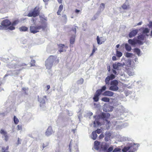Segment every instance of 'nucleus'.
<instances>
[{"label": "nucleus", "mask_w": 152, "mask_h": 152, "mask_svg": "<svg viewBox=\"0 0 152 152\" xmlns=\"http://www.w3.org/2000/svg\"><path fill=\"white\" fill-rule=\"evenodd\" d=\"M121 66H123L122 63L116 62L113 64V67L114 69L119 70Z\"/></svg>", "instance_id": "nucleus-12"}, {"label": "nucleus", "mask_w": 152, "mask_h": 152, "mask_svg": "<svg viewBox=\"0 0 152 152\" xmlns=\"http://www.w3.org/2000/svg\"><path fill=\"white\" fill-rule=\"evenodd\" d=\"M97 137V134L96 132L93 131L92 132L91 136V138L93 140H95Z\"/></svg>", "instance_id": "nucleus-28"}, {"label": "nucleus", "mask_w": 152, "mask_h": 152, "mask_svg": "<svg viewBox=\"0 0 152 152\" xmlns=\"http://www.w3.org/2000/svg\"><path fill=\"white\" fill-rule=\"evenodd\" d=\"M121 149L120 148H115L113 151V152H116L119 151H121Z\"/></svg>", "instance_id": "nucleus-49"}, {"label": "nucleus", "mask_w": 152, "mask_h": 152, "mask_svg": "<svg viewBox=\"0 0 152 152\" xmlns=\"http://www.w3.org/2000/svg\"><path fill=\"white\" fill-rule=\"evenodd\" d=\"M13 121H14V123L15 124H18L19 122L18 119L15 116H14V117Z\"/></svg>", "instance_id": "nucleus-38"}, {"label": "nucleus", "mask_w": 152, "mask_h": 152, "mask_svg": "<svg viewBox=\"0 0 152 152\" xmlns=\"http://www.w3.org/2000/svg\"><path fill=\"white\" fill-rule=\"evenodd\" d=\"M63 6L62 4H61L60 5L58 8V10L61 11L63 9Z\"/></svg>", "instance_id": "nucleus-51"}, {"label": "nucleus", "mask_w": 152, "mask_h": 152, "mask_svg": "<svg viewBox=\"0 0 152 152\" xmlns=\"http://www.w3.org/2000/svg\"><path fill=\"white\" fill-rule=\"evenodd\" d=\"M19 29L21 31H27L28 28L25 26H22L19 28Z\"/></svg>", "instance_id": "nucleus-33"}, {"label": "nucleus", "mask_w": 152, "mask_h": 152, "mask_svg": "<svg viewBox=\"0 0 152 152\" xmlns=\"http://www.w3.org/2000/svg\"><path fill=\"white\" fill-rule=\"evenodd\" d=\"M118 82L117 80H114L110 82L109 90L114 91H117L119 89L118 86Z\"/></svg>", "instance_id": "nucleus-6"}, {"label": "nucleus", "mask_w": 152, "mask_h": 152, "mask_svg": "<svg viewBox=\"0 0 152 152\" xmlns=\"http://www.w3.org/2000/svg\"><path fill=\"white\" fill-rule=\"evenodd\" d=\"M110 80H111L109 78V77L107 76L105 79V82L106 84L108 86H109L110 83Z\"/></svg>", "instance_id": "nucleus-35"}, {"label": "nucleus", "mask_w": 152, "mask_h": 152, "mask_svg": "<svg viewBox=\"0 0 152 152\" xmlns=\"http://www.w3.org/2000/svg\"><path fill=\"white\" fill-rule=\"evenodd\" d=\"M84 81V80L83 78H81L79 80L77 81V83L79 84H82Z\"/></svg>", "instance_id": "nucleus-47"}, {"label": "nucleus", "mask_w": 152, "mask_h": 152, "mask_svg": "<svg viewBox=\"0 0 152 152\" xmlns=\"http://www.w3.org/2000/svg\"><path fill=\"white\" fill-rule=\"evenodd\" d=\"M116 109L117 113H120L121 115V113L123 114L124 113H127L128 112L127 110L125 109L122 105L118 106Z\"/></svg>", "instance_id": "nucleus-11"}, {"label": "nucleus", "mask_w": 152, "mask_h": 152, "mask_svg": "<svg viewBox=\"0 0 152 152\" xmlns=\"http://www.w3.org/2000/svg\"><path fill=\"white\" fill-rule=\"evenodd\" d=\"M104 137V135L103 134H101L99 136V138L101 139L103 138Z\"/></svg>", "instance_id": "nucleus-58"}, {"label": "nucleus", "mask_w": 152, "mask_h": 152, "mask_svg": "<svg viewBox=\"0 0 152 152\" xmlns=\"http://www.w3.org/2000/svg\"><path fill=\"white\" fill-rule=\"evenodd\" d=\"M21 140L19 138H18L17 143V145H18L21 143L20 142V141H21Z\"/></svg>", "instance_id": "nucleus-55"}, {"label": "nucleus", "mask_w": 152, "mask_h": 152, "mask_svg": "<svg viewBox=\"0 0 152 152\" xmlns=\"http://www.w3.org/2000/svg\"><path fill=\"white\" fill-rule=\"evenodd\" d=\"M103 38V39L104 40V41H101L100 42V38L98 36H97L96 38V39L97 41V42L98 44L99 45H101L102 43L103 42H104L106 40V39L105 38ZM101 41H102V40H101Z\"/></svg>", "instance_id": "nucleus-30"}, {"label": "nucleus", "mask_w": 152, "mask_h": 152, "mask_svg": "<svg viewBox=\"0 0 152 152\" xmlns=\"http://www.w3.org/2000/svg\"><path fill=\"white\" fill-rule=\"evenodd\" d=\"M131 60L130 59H128L126 60L125 63H122L123 66H126L127 67H129L131 65Z\"/></svg>", "instance_id": "nucleus-23"}, {"label": "nucleus", "mask_w": 152, "mask_h": 152, "mask_svg": "<svg viewBox=\"0 0 152 152\" xmlns=\"http://www.w3.org/2000/svg\"><path fill=\"white\" fill-rule=\"evenodd\" d=\"M1 24L4 27H7L11 24V23L8 20L6 19L2 21Z\"/></svg>", "instance_id": "nucleus-15"}, {"label": "nucleus", "mask_w": 152, "mask_h": 152, "mask_svg": "<svg viewBox=\"0 0 152 152\" xmlns=\"http://www.w3.org/2000/svg\"><path fill=\"white\" fill-rule=\"evenodd\" d=\"M112 60L113 61H116L117 60V58L116 56H114L112 57Z\"/></svg>", "instance_id": "nucleus-59"}, {"label": "nucleus", "mask_w": 152, "mask_h": 152, "mask_svg": "<svg viewBox=\"0 0 152 152\" xmlns=\"http://www.w3.org/2000/svg\"><path fill=\"white\" fill-rule=\"evenodd\" d=\"M134 52L136 53L138 56H141L140 54V49L138 48H135L134 49Z\"/></svg>", "instance_id": "nucleus-36"}, {"label": "nucleus", "mask_w": 152, "mask_h": 152, "mask_svg": "<svg viewBox=\"0 0 152 152\" xmlns=\"http://www.w3.org/2000/svg\"><path fill=\"white\" fill-rule=\"evenodd\" d=\"M75 149L76 151L77 152L78 151V147L77 145H76L75 146Z\"/></svg>", "instance_id": "nucleus-60"}, {"label": "nucleus", "mask_w": 152, "mask_h": 152, "mask_svg": "<svg viewBox=\"0 0 152 152\" xmlns=\"http://www.w3.org/2000/svg\"><path fill=\"white\" fill-rule=\"evenodd\" d=\"M113 124L114 125H117V124L119 123V121L118 120H115L113 121L112 122Z\"/></svg>", "instance_id": "nucleus-45"}, {"label": "nucleus", "mask_w": 152, "mask_h": 152, "mask_svg": "<svg viewBox=\"0 0 152 152\" xmlns=\"http://www.w3.org/2000/svg\"><path fill=\"white\" fill-rule=\"evenodd\" d=\"M128 6L127 5V4L125 3L123 5L122 7L124 10H126Z\"/></svg>", "instance_id": "nucleus-43"}, {"label": "nucleus", "mask_w": 152, "mask_h": 152, "mask_svg": "<svg viewBox=\"0 0 152 152\" xmlns=\"http://www.w3.org/2000/svg\"><path fill=\"white\" fill-rule=\"evenodd\" d=\"M9 148L8 146L6 147L4 146L2 147L1 152H9L8 151Z\"/></svg>", "instance_id": "nucleus-32"}, {"label": "nucleus", "mask_w": 152, "mask_h": 152, "mask_svg": "<svg viewBox=\"0 0 152 152\" xmlns=\"http://www.w3.org/2000/svg\"><path fill=\"white\" fill-rule=\"evenodd\" d=\"M112 71L113 73L115 75H116L117 74V72L114 69H113Z\"/></svg>", "instance_id": "nucleus-61"}, {"label": "nucleus", "mask_w": 152, "mask_h": 152, "mask_svg": "<svg viewBox=\"0 0 152 152\" xmlns=\"http://www.w3.org/2000/svg\"><path fill=\"white\" fill-rule=\"evenodd\" d=\"M101 100L104 102H108L110 101V99L108 98L105 97L102 98Z\"/></svg>", "instance_id": "nucleus-40"}, {"label": "nucleus", "mask_w": 152, "mask_h": 152, "mask_svg": "<svg viewBox=\"0 0 152 152\" xmlns=\"http://www.w3.org/2000/svg\"><path fill=\"white\" fill-rule=\"evenodd\" d=\"M125 48L126 50L128 51H130L132 49L130 46L127 43L125 44Z\"/></svg>", "instance_id": "nucleus-34"}, {"label": "nucleus", "mask_w": 152, "mask_h": 152, "mask_svg": "<svg viewBox=\"0 0 152 152\" xmlns=\"http://www.w3.org/2000/svg\"><path fill=\"white\" fill-rule=\"evenodd\" d=\"M18 21L17 20L14 21L12 23V25L9 26L7 29H9L11 30H12L15 29V28L14 26L18 24Z\"/></svg>", "instance_id": "nucleus-24"}, {"label": "nucleus", "mask_w": 152, "mask_h": 152, "mask_svg": "<svg viewBox=\"0 0 152 152\" xmlns=\"http://www.w3.org/2000/svg\"><path fill=\"white\" fill-rule=\"evenodd\" d=\"M28 89V88L26 87H23L22 88L23 90L25 92H26V91Z\"/></svg>", "instance_id": "nucleus-57"}, {"label": "nucleus", "mask_w": 152, "mask_h": 152, "mask_svg": "<svg viewBox=\"0 0 152 152\" xmlns=\"http://www.w3.org/2000/svg\"><path fill=\"white\" fill-rule=\"evenodd\" d=\"M71 141L70 142V144H69V149L70 151H71Z\"/></svg>", "instance_id": "nucleus-63"}, {"label": "nucleus", "mask_w": 152, "mask_h": 152, "mask_svg": "<svg viewBox=\"0 0 152 152\" xmlns=\"http://www.w3.org/2000/svg\"><path fill=\"white\" fill-rule=\"evenodd\" d=\"M104 3H102L99 7L100 10H103L104 8Z\"/></svg>", "instance_id": "nucleus-44"}, {"label": "nucleus", "mask_w": 152, "mask_h": 152, "mask_svg": "<svg viewBox=\"0 0 152 152\" xmlns=\"http://www.w3.org/2000/svg\"><path fill=\"white\" fill-rule=\"evenodd\" d=\"M149 28H151L152 30V22H151L149 23V25H148ZM151 36H152V30L151 31Z\"/></svg>", "instance_id": "nucleus-48"}, {"label": "nucleus", "mask_w": 152, "mask_h": 152, "mask_svg": "<svg viewBox=\"0 0 152 152\" xmlns=\"http://www.w3.org/2000/svg\"><path fill=\"white\" fill-rule=\"evenodd\" d=\"M101 94L99 93L97 91L96 92V93L95 94L94 97L93 98V99L94 102H97L99 99V96Z\"/></svg>", "instance_id": "nucleus-22"}, {"label": "nucleus", "mask_w": 152, "mask_h": 152, "mask_svg": "<svg viewBox=\"0 0 152 152\" xmlns=\"http://www.w3.org/2000/svg\"><path fill=\"white\" fill-rule=\"evenodd\" d=\"M95 132H96V133H97L98 134H100L101 132V130L100 129H98Z\"/></svg>", "instance_id": "nucleus-54"}, {"label": "nucleus", "mask_w": 152, "mask_h": 152, "mask_svg": "<svg viewBox=\"0 0 152 152\" xmlns=\"http://www.w3.org/2000/svg\"><path fill=\"white\" fill-rule=\"evenodd\" d=\"M39 14V8L36 7L31 12H29L27 16L29 17H34L38 16Z\"/></svg>", "instance_id": "nucleus-7"}, {"label": "nucleus", "mask_w": 152, "mask_h": 152, "mask_svg": "<svg viewBox=\"0 0 152 152\" xmlns=\"http://www.w3.org/2000/svg\"><path fill=\"white\" fill-rule=\"evenodd\" d=\"M116 56L117 57H121L122 55V53L120 51L118 50L116 51Z\"/></svg>", "instance_id": "nucleus-42"}, {"label": "nucleus", "mask_w": 152, "mask_h": 152, "mask_svg": "<svg viewBox=\"0 0 152 152\" xmlns=\"http://www.w3.org/2000/svg\"><path fill=\"white\" fill-rule=\"evenodd\" d=\"M53 133L54 131L53 130L52 127L51 126H49L45 132V134L47 136H49Z\"/></svg>", "instance_id": "nucleus-13"}, {"label": "nucleus", "mask_w": 152, "mask_h": 152, "mask_svg": "<svg viewBox=\"0 0 152 152\" xmlns=\"http://www.w3.org/2000/svg\"><path fill=\"white\" fill-rule=\"evenodd\" d=\"M113 146H111L109 147L105 151L106 152H111L112 151H113Z\"/></svg>", "instance_id": "nucleus-41"}, {"label": "nucleus", "mask_w": 152, "mask_h": 152, "mask_svg": "<svg viewBox=\"0 0 152 152\" xmlns=\"http://www.w3.org/2000/svg\"><path fill=\"white\" fill-rule=\"evenodd\" d=\"M107 77H109V78L111 80H112L114 79L115 77V76L113 74H111L110 76H108Z\"/></svg>", "instance_id": "nucleus-46"}, {"label": "nucleus", "mask_w": 152, "mask_h": 152, "mask_svg": "<svg viewBox=\"0 0 152 152\" xmlns=\"http://www.w3.org/2000/svg\"><path fill=\"white\" fill-rule=\"evenodd\" d=\"M110 114L108 113H102L100 115H95L94 116V118L95 119V120L94 122V126H97L100 125L99 122V120L101 118L103 119L104 120H107V119L109 118Z\"/></svg>", "instance_id": "nucleus-1"}, {"label": "nucleus", "mask_w": 152, "mask_h": 152, "mask_svg": "<svg viewBox=\"0 0 152 152\" xmlns=\"http://www.w3.org/2000/svg\"><path fill=\"white\" fill-rule=\"evenodd\" d=\"M138 32V30L137 29L133 30L129 34V38H132L136 36Z\"/></svg>", "instance_id": "nucleus-16"}, {"label": "nucleus", "mask_w": 152, "mask_h": 152, "mask_svg": "<svg viewBox=\"0 0 152 152\" xmlns=\"http://www.w3.org/2000/svg\"><path fill=\"white\" fill-rule=\"evenodd\" d=\"M46 98V96H44L43 98H40L38 99V101L40 103L42 104H44L45 103V99Z\"/></svg>", "instance_id": "nucleus-29"}, {"label": "nucleus", "mask_w": 152, "mask_h": 152, "mask_svg": "<svg viewBox=\"0 0 152 152\" xmlns=\"http://www.w3.org/2000/svg\"><path fill=\"white\" fill-rule=\"evenodd\" d=\"M127 72L128 74L130 76H133L134 74V72L133 69L129 68L127 70Z\"/></svg>", "instance_id": "nucleus-25"}, {"label": "nucleus", "mask_w": 152, "mask_h": 152, "mask_svg": "<svg viewBox=\"0 0 152 152\" xmlns=\"http://www.w3.org/2000/svg\"><path fill=\"white\" fill-rule=\"evenodd\" d=\"M35 61L34 60H31V66H34L35 65Z\"/></svg>", "instance_id": "nucleus-52"}, {"label": "nucleus", "mask_w": 152, "mask_h": 152, "mask_svg": "<svg viewBox=\"0 0 152 152\" xmlns=\"http://www.w3.org/2000/svg\"><path fill=\"white\" fill-rule=\"evenodd\" d=\"M145 35H144L142 34L137 37V41L138 42V44L140 45H142L143 44L142 41L144 40L145 38H146Z\"/></svg>", "instance_id": "nucleus-10"}, {"label": "nucleus", "mask_w": 152, "mask_h": 152, "mask_svg": "<svg viewBox=\"0 0 152 152\" xmlns=\"http://www.w3.org/2000/svg\"><path fill=\"white\" fill-rule=\"evenodd\" d=\"M114 93L111 91H105L103 94V95L108 96H112L114 95Z\"/></svg>", "instance_id": "nucleus-21"}, {"label": "nucleus", "mask_w": 152, "mask_h": 152, "mask_svg": "<svg viewBox=\"0 0 152 152\" xmlns=\"http://www.w3.org/2000/svg\"><path fill=\"white\" fill-rule=\"evenodd\" d=\"M76 26H74L72 28V30L70 31V32L72 34V36L70 37V42L71 44H73L75 42V34L76 33Z\"/></svg>", "instance_id": "nucleus-9"}, {"label": "nucleus", "mask_w": 152, "mask_h": 152, "mask_svg": "<svg viewBox=\"0 0 152 152\" xmlns=\"http://www.w3.org/2000/svg\"><path fill=\"white\" fill-rule=\"evenodd\" d=\"M95 51L94 48L93 49V50L92 52V53H91V55H90V56H93V54H94V53H95Z\"/></svg>", "instance_id": "nucleus-56"}, {"label": "nucleus", "mask_w": 152, "mask_h": 152, "mask_svg": "<svg viewBox=\"0 0 152 152\" xmlns=\"http://www.w3.org/2000/svg\"><path fill=\"white\" fill-rule=\"evenodd\" d=\"M100 146L101 147V144L99 142L95 141L94 142V148L96 150H99Z\"/></svg>", "instance_id": "nucleus-26"}, {"label": "nucleus", "mask_w": 152, "mask_h": 152, "mask_svg": "<svg viewBox=\"0 0 152 152\" xmlns=\"http://www.w3.org/2000/svg\"><path fill=\"white\" fill-rule=\"evenodd\" d=\"M4 26H3L2 25V26L0 25V29H3L4 28Z\"/></svg>", "instance_id": "nucleus-64"}, {"label": "nucleus", "mask_w": 152, "mask_h": 152, "mask_svg": "<svg viewBox=\"0 0 152 152\" xmlns=\"http://www.w3.org/2000/svg\"><path fill=\"white\" fill-rule=\"evenodd\" d=\"M128 42L129 44L132 45H134L137 44H138L137 39L136 38H134L133 39H129L128 41Z\"/></svg>", "instance_id": "nucleus-19"}, {"label": "nucleus", "mask_w": 152, "mask_h": 152, "mask_svg": "<svg viewBox=\"0 0 152 152\" xmlns=\"http://www.w3.org/2000/svg\"><path fill=\"white\" fill-rule=\"evenodd\" d=\"M0 133L1 134L3 135L4 137V140L5 141H7L9 139V136L7 134V132L4 130L2 129L0 131Z\"/></svg>", "instance_id": "nucleus-14"}, {"label": "nucleus", "mask_w": 152, "mask_h": 152, "mask_svg": "<svg viewBox=\"0 0 152 152\" xmlns=\"http://www.w3.org/2000/svg\"><path fill=\"white\" fill-rule=\"evenodd\" d=\"M133 56V55L132 53L128 52H127L125 55V56L127 58L131 57Z\"/></svg>", "instance_id": "nucleus-39"}, {"label": "nucleus", "mask_w": 152, "mask_h": 152, "mask_svg": "<svg viewBox=\"0 0 152 152\" xmlns=\"http://www.w3.org/2000/svg\"><path fill=\"white\" fill-rule=\"evenodd\" d=\"M80 11L79 10L77 9H76L75 11V13L77 14H78Z\"/></svg>", "instance_id": "nucleus-62"}, {"label": "nucleus", "mask_w": 152, "mask_h": 152, "mask_svg": "<svg viewBox=\"0 0 152 152\" xmlns=\"http://www.w3.org/2000/svg\"><path fill=\"white\" fill-rule=\"evenodd\" d=\"M107 88L106 86L105 85L104 86H102L101 89H98L97 90V91L100 93V94H101V93L103 91H105Z\"/></svg>", "instance_id": "nucleus-31"}, {"label": "nucleus", "mask_w": 152, "mask_h": 152, "mask_svg": "<svg viewBox=\"0 0 152 152\" xmlns=\"http://www.w3.org/2000/svg\"><path fill=\"white\" fill-rule=\"evenodd\" d=\"M109 145L108 144L104 142H102L101 143V147L103 149V151H106L108 148Z\"/></svg>", "instance_id": "nucleus-18"}, {"label": "nucleus", "mask_w": 152, "mask_h": 152, "mask_svg": "<svg viewBox=\"0 0 152 152\" xmlns=\"http://www.w3.org/2000/svg\"><path fill=\"white\" fill-rule=\"evenodd\" d=\"M15 64L17 65V66H15L16 68L14 67L13 68L16 69L11 72L12 74L11 75H18L20 71L23 68V67H21L22 66L25 65V64L24 63H21V62L18 61H17V63Z\"/></svg>", "instance_id": "nucleus-3"}, {"label": "nucleus", "mask_w": 152, "mask_h": 152, "mask_svg": "<svg viewBox=\"0 0 152 152\" xmlns=\"http://www.w3.org/2000/svg\"><path fill=\"white\" fill-rule=\"evenodd\" d=\"M2 61L6 63L9 62V64H8V66L10 68H16V66H17V65H15V64L17 63V61L15 60H12L11 58H3L2 59Z\"/></svg>", "instance_id": "nucleus-5"}, {"label": "nucleus", "mask_w": 152, "mask_h": 152, "mask_svg": "<svg viewBox=\"0 0 152 152\" xmlns=\"http://www.w3.org/2000/svg\"><path fill=\"white\" fill-rule=\"evenodd\" d=\"M42 26L41 25H34L31 26L30 27V30L31 33L35 34L39 31V30L41 29Z\"/></svg>", "instance_id": "nucleus-8"}, {"label": "nucleus", "mask_w": 152, "mask_h": 152, "mask_svg": "<svg viewBox=\"0 0 152 152\" xmlns=\"http://www.w3.org/2000/svg\"><path fill=\"white\" fill-rule=\"evenodd\" d=\"M17 129L18 130H21L22 129V127L21 125H18L17 127Z\"/></svg>", "instance_id": "nucleus-50"}, {"label": "nucleus", "mask_w": 152, "mask_h": 152, "mask_svg": "<svg viewBox=\"0 0 152 152\" xmlns=\"http://www.w3.org/2000/svg\"><path fill=\"white\" fill-rule=\"evenodd\" d=\"M105 137L104 140L106 141H107L109 140L111 136V134L109 132H107L105 134Z\"/></svg>", "instance_id": "nucleus-27"}, {"label": "nucleus", "mask_w": 152, "mask_h": 152, "mask_svg": "<svg viewBox=\"0 0 152 152\" xmlns=\"http://www.w3.org/2000/svg\"><path fill=\"white\" fill-rule=\"evenodd\" d=\"M141 29H142V34H143L144 35H145L146 37H148L149 36V35L147 34L149 32L150 30L149 29L147 28H141Z\"/></svg>", "instance_id": "nucleus-17"}, {"label": "nucleus", "mask_w": 152, "mask_h": 152, "mask_svg": "<svg viewBox=\"0 0 152 152\" xmlns=\"http://www.w3.org/2000/svg\"><path fill=\"white\" fill-rule=\"evenodd\" d=\"M134 57H135L134 59L135 62L137 64V63H138V58H137L136 57H135V56L134 55Z\"/></svg>", "instance_id": "nucleus-53"}, {"label": "nucleus", "mask_w": 152, "mask_h": 152, "mask_svg": "<svg viewBox=\"0 0 152 152\" xmlns=\"http://www.w3.org/2000/svg\"><path fill=\"white\" fill-rule=\"evenodd\" d=\"M139 146V144L138 143L128 142L127 143L126 146L122 149V151L123 152H126L130 148H131V149H133V150L129 151L128 152H135Z\"/></svg>", "instance_id": "nucleus-2"}, {"label": "nucleus", "mask_w": 152, "mask_h": 152, "mask_svg": "<svg viewBox=\"0 0 152 152\" xmlns=\"http://www.w3.org/2000/svg\"><path fill=\"white\" fill-rule=\"evenodd\" d=\"M56 59V57L51 56L47 59L46 61L45 66L47 69H50L52 67L53 63Z\"/></svg>", "instance_id": "nucleus-4"}, {"label": "nucleus", "mask_w": 152, "mask_h": 152, "mask_svg": "<svg viewBox=\"0 0 152 152\" xmlns=\"http://www.w3.org/2000/svg\"><path fill=\"white\" fill-rule=\"evenodd\" d=\"M59 51L60 52L65 51L67 48V47L65 46L64 44H60L59 45Z\"/></svg>", "instance_id": "nucleus-20"}, {"label": "nucleus", "mask_w": 152, "mask_h": 152, "mask_svg": "<svg viewBox=\"0 0 152 152\" xmlns=\"http://www.w3.org/2000/svg\"><path fill=\"white\" fill-rule=\"evenodd\" d=\"M123 141H129L131 140V139L128 137H123L121 138Z\"/></svg>", "instance_id": "nucleus-37"}]
</instances>
